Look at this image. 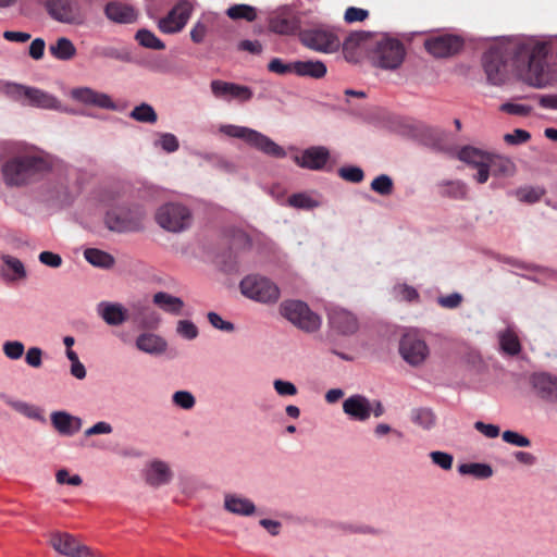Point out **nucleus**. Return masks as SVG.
I'll return each mask as SVG.
<instances>
[{
  "label": "nucleus",
  "mask_w": 557,
  "mask_h": 557,
  "mask_svg": "<svg viewBox=\"0 0 557 557\" xmlns=\"http://www.w3.org/2000/svg\"><path fill=\"white\" fill-rule=\"evenodd\" d=\"M549 51L547 42L536 39H527L515 46L492 47L482 58L487 81L502 85L512 71L530 86L543 88L550 83L546 62Z\"/></svg>",
  "instance_id": "obj_1"
},
{
  "label": "nucleus",
  "mask_w": 557,
  "mask_h": 557,
  "mask_svg": "<svg viewBox=\"0 0 557 557\" xmlns=\"http://www.w3.org/2000/svg\"><path fill=\"white\" fill-rule=\"evenodd\" d=\"M49 169V162L41 154L28 149L12 151L1 164L3 181L9 186L29 184L47 173Z\"/></svg>",
  "instance_id": "obj_2"
},
{
  "label": "nucleus",
  "mask_w": 557,
  "mask_h": 557,
  "mask_svg": "<svg viewBox=\"0 0 557 557\" xmlns=\"http://www.w3.org/2000/svg\"><path fill=\"white\" fill-rule=\"evenodd\" d=\"M219 132L228 137L242 139L251 148L267 156L273 158H284L286 156V151L283 147L256 129L246 126L223 124L219 127Z\"/></svg>",
  "instance_id": "obj_3"
},
{
  "label": "nucleus",
  "mask_w": 557,
  "mask_h": 557,
  "mask_svg": "<svg viewBox=\"0 0 557 557\" xmlns=\"http://www.w3.org/2000/svg\"><path fill=\"white\" fill-rule=\"evenodd\" d=\"M405 55L406 50L403 42L387 35L377 38L370 50L372 64L383 70L398 69L403 64Z\"/></svg>",
  "instance_id": "obj_4"
},
{
  "label": "nucleus",
  "mask_w": 557,
  "mask_h": 557,
  "mask_svg": "<svg viewBox=\"0 0 557 557\" xmlns=\"http://www.w3.org/2000/svg\"><path fill=\"white\" fill-rule=\"evenodd\" d=\"M145 218L146 213L140 206H121L107 212L104 223L113 232H139L144 230Z\"/></svg>",
  "instance_id": "obj_5"
},
{
  "label": "nucleus",
  "mask_w": 557,
  "mask_h": 557,
  "mask_svg": "<svg viewBox=\"0 0 557 557\" xmlns=\"http://www.w3.org/2000/svg\"><path fill=\"white\" fill-rule=\"evenodd\" d=\"M239 286L244 296L262 304H275L281 296L280 288L275 283L258 274L245 276Z\"/></svg>",
  "instance_id": "obj_6"
},
{
  "label": "nucleus",
  "mask_w": 557,
  "mask_h": 557,
  "mask_svg": "<svg viewBox=\"0 0 557 557\" xmlns=\"http://www.w3.org/2000/svg\"><path fill=\"white\" fill-rule=\"evenodd\" d=\"M156 221L162 228L177 233L190 225L191 214L180 203H166L157 211Z\"/></svg>",
  "instance_id": "obj_7"
},
{
  "label": "nucleus",
  "mask_w": 557,
  "mask_h": 557,
  "mask_svg": "<svg viewBox=\"0 0 557 557\" xmlns=\"http://www.w3.org/2000/svg\"><path fill=\"white\" fill-rule=\"evenodd\" d=\"M399 354L411 367H420L428 360L430 348L424 339L408 333L399 342Z\"/></svg>",
  "instance_id": "obj_8"
},
{
  "label": "nucleus",
  "mask_w": 557,
  "mask_h": 557,
  "mask_svg": "<svg viewBox=\"0 0 557 557\" xmlns=\"http://www.w3.org/2000/svg\"><path fill=\"white\" fill-rule=\"evenodd\" d=\"M49 544L61 555L67 557H94L91 549L66 532H52Z\"/></svg>",
  "instance_id": "obj_9"
},
{
  "label": "nucleus",
  "mask_w": 557,
  "mask_h": 557,
  "mask_svg": "<svg viewBox=\"0 0 557 557\" xmlns=\"http://www.w3.org/2000/svg\"><path fill=\"white\" fill-rule=\"evenodd\" d=\"M281 314L297 327L310 332L313 329L312 312L300 300H285L280 305Z\"/></svg>",
  "instance_id": "obj_10"
},
{
  "label": "nucleus",
  "mask_w": 557,
  "mask_h": 557,
  "mask_svg": "<svg viewBox=\"0 0 557 557\" xmlns=\"http://www.w3.org/2000/svg\"><path fill=\"white\" fill-rule=\"evenodd\" d=\"M193 12V4L187 0L180 1L165 17L159 21V28L165 34L181 32Z\"/></svg>",
  "instance_id": "obj_11"
},
{
  "label": "nucleus",
  "mask_w": 557,
  "mask_h": 557,
  "mask_svg": "<svg viewBox=\"0 0 557 557\" xmlns=\"http://www.w3.org/2000/svg\"><path fill=\"white\" fill-rule=\"evenodd\" d=\"M210 87L214 97L226 101L237 100L239 102H246L253 96L252 90L248 86L220 79L212 81Z\"/></svg>",
  "instance_id": "obj_12"
},
{
  "label": "nucleus",
  "mask_w": 557,
  "mask_h": 557,
  "mask_svg": "<svg viewBox=\"0 0 557 557\" xmlns=\"http://www.w3.org/2000/svg\"><path fill=\"white\" fill-rule=\"evenodd\" d=\"M490 157L491 153L482 151L472 146H466L458 152V158L460 161L478 169L475 180L480 184H484L488 180V169L486 166Z\"/></svg>",
  "instance_id": "obj_13"
},
{
  "label": "nucleus",
  "mask_w": 557,
  "mask_h": 557,
  "mask_svg": "<svg viewBox=\"0 0 557 557\" xmlns=\"http://www.w3.org/2000/svg\"><path fill=\"white\" fill-rule=\"evenodd\" d=\"M424 47L435 58H447L461 49L462 41L454 35H441L426 39Z\"/></svg>",
  "instance_id": "obj_14"
},
{
  "label": "nucleus",
  "mask_w": 557,
  "mask_h": 557,
  "mask_svg": "<svg viewBox=\"0 0 557 557\" xmlns=\"http://www.w3.org/2000/svg\"><path fill=\"white\" fill-rule=\"evenodd\" d=\"M48 11L54 20L62 23L82 24L84 21L79 7L71 0H50Z\"/></svg>",
  "instance_id": "obj_15"
},
{
  "label": "nucleus",
  "mask_w": 557,
  "mask_h": 557,
  "mask_svg": "<svg viewBox=\"0 0 557 557\" xmlns=\"http://www.w3.org/2000/svg\"><path fill=\"white\" fill-rule=\"evenodd\" d=\"M75 101L107 110H116V104L108 94L97 91L90 87H77L71 90Z\"/></svg>",
  "instance_id": "obj_16"
},
{
  "label": "nucleus",
  "mask_w": 557,
  "mask_h": 557,
  "mask_svg": "<svg viewBox=\"0 0 557 557\" xmlns=\"http://www.w3.org/2000/svg\"><path fill=\"white\" fill-rule=\"evenodd\" d=\"M531 384L536 395L549 403L557 401V377L548 373H535L531 377Z\"/></svg>",
  "instance_id": "obj_17"
},
{
  "label": "nucleus",
  "mask_w": 557,
  "mask_h": 557,
  "mask_svg": "<svg viewBox=\"0 0 557 557\" xmlns=\"http://www.w3.org/2000/svg\"><path fill=\"white\" fill-rule=\"evenodd\" d=\"M341 37L334 27L319 24L315 25V50L322 52H334L341 47Z\"/></svg>",
  "instance_id": "obj_18"
},
{
  "label": "nucleus",
  "mask_w": 557,
  "mask_h": 557,
  "mask_svg": "<svg viewBox=\"0 0 557 557\" xmlns=\"http://www.w3.org/2000/svg\"><path fill=\"white\" fill-rule=\"evenodd\" d=\"M343 410L352 420L366 421L372 413V404L362 395H352L344 401Z\"/></svg>",
  "instance_id": "obj_19"
},
{
  "label": "nucleus",
  "mask_w": 557,
  "mask_h": 557,
  "mask_svg": "<svg viewBox=\"0 0 557 557\" xmlns=\"http://www.w3.org/2000/svg\"><path fill=\"white\" fill-rule=\"evenodd\" d=\"M299 27L300 23L290 10H282L269 20L270 30L280 35L293 34Z\"/></svg>",
  "instance_id": "obj_20"
},
{
  "label": "nucleus",
  "mask_w": 557,
  "mask_h": 557,
  "mask_svg": "<svg viewBox=\"0 0 557 557\" xmlns=\"http://www.w3.org/2000/svg\"><path fill=\"white\" fill-rule=\"evenodd\" d=\"M172 476L171 468L162 460H152L145 469V481L153 487L168 484Z\"/></svg>",
  "instance_id": "obj_21"
},
{
  "label": "nucleus",
  "mask_w": 557,
  "mask_h": 557,
  "mask_svg": "<svg viewBox=\"0 0 557 557\" xmlns=\"http://www.w3.org/2000/svg\"><path fill=\"white\" fill-rule=\"evenodd\" d=\"M330 324L342 334H352L358 330V320L343 308H333L329 312Z\"/></svg>",
  "instance_id": "obj_22"
},
{
  "label": "nucleus",
  "mask_w": 557,
  "mask_h": 557,
  "mask_svg": "<svg viewBox=\"0 0 557 557\" xmlns=\"http://www.w3.org/2000/svg\"><path fill=\"white\" fill-rule=\"evenodd\" d=\"M51 423L53 428L65 436L76 434L83 425L82 419L70 414L66 411H54L51 413Z\"/></svg>",
  "instance_id": "obj_23"
},
{
  "label": "nucleus",
  "mask_w": 557,
  "mask_h": 557,
  "mask_svg": "<svg viewBox=\"0 0 557 557\" xmlns=\"http://www.w3.org/2000/svg\"><path fill=\"white\" fill-rule=\"evenodd\" d=\"M26 106L48 110L66 111L62 108L61 103L58 101L55 97L35 87H29Z\"/></svg>",
  "instance_id": "obj_24"
},
{
  "label": "nucleus",
  "mask_w": 557,
  "mask_h": 557,
  "mask_svg": "<svg viewBox=\"0 0 557 557\" xmlns=\"http://www.w3.org/2000/svg\"><path fill=\"white\" fill-rule=\"evenodd\" d=\"M98 313L109 325H121L127 320V310L117 302L99 304Z\"/></svg>",
  "instance_id": "obj_25"
},
{
  "label": "nucleus",
  "mask_w": 557,
  "mask_h": 557,
  "mask_svg": "<svg viewBox=\"0 0 557 557\" xmlns=\"http://www.w3.org/2000/svg\"><path fill=\"white\" fill-rule=\"evenodd\" d=\"M136 347L146 354L160 355L165 352L168 343L160 335L144 333L136 338Z\"/></svg>",
  "instance_id": "obj_26"
},
{
  "label": "nucleus",
  "mask_w": 557,
  "mask_h": 557,
  "mask_svg": "<svg viewBox=\"0 0 557 557\" xmlns=\"http://www.w3.org/2000/svg\"><path fill=\"white\" fill-rule=\"evenodd\" d=\"M364 44L366 35L363 33L350 34L343 42L345 59L350 63H358L361 59Z\"/></svg>",
  "instance_id": "obj_27"
},
{
  "label": "nucleus",
  "mask_w": 557,
  "mask_h": 557,
  "mask_svg": "<svg viewBox=\"0 0 557 557\" xmlns=\"http://www.w3.org/2000/svg\"><path fill=\"white\" fill-rule=\"evenodd\" d=\"M224 508L234 515L252 516L256 512L255 504L240 495L226 494L224 497Z\"/></svg>",
  "instance_id": "obj_28"
},
{
  "label": "nucleus",
  "mask_w": 557,
  "mask_h": 557,
  "mask_svg": "<svg viewBox=\"0 0 557 557\" xmlns=\"http://www.w3.org/2000/svg\"><path fill=\"white\" fill-rule=\"evenodd\" d=\"M106 15L109 20L116 23H133L137 16L134 8L120 2L108 3Z\"/></svg>",
  "instance_id": "obj_29"
},
{
  "label": "nucleus",
  "mask_w": 557,
  "mask_h": 557,
  "mask_svg": "<svg viewBox=\"0 0 557 557\" xmlns=\"http://www.w3.org/2000/svg\"><path fill=\"white\" fill-rule=\"evenodd\" d=\"M488 175L492 174L498 177H509L516 172L513 162L505 157L491 154L487 166Z\"/></svg>",
  "instance_id": "obj_30"
},
{
  "label": "nucleus",
  "mask_w": 557,
  "mask_h": 557,
  "mask_svg": "<svg viewBox=\"0 0 557 557\" xmlns=\"http://www.w3.org/2000/svg\"><path fill=\"white\" fill-rule=\"evenodd\" d=\"M153 304L163 311L172 314H180L184 307V301L180 297H175L165 292L156 293L153 295Z\"/></svg>",
  "instance_id": "obj_31"
},
{
  "label": "nucleus",
  "mask_w": 557,
  "mask_h": 557,
  "mask_svg": "<svg viewBox=\"0 0 557 557\" xmlns=\"http://www.w3.org/2000/svg\"><path fill=\"white\" fill-rule=\"evenodd\" d=\"M50 53L58 60L67 61L75 57L76 48L66 37H60L49 46Z\"/></svg>",
  "instance_id": "obj_32"
},
{
  "label": "nucleus",
  "mask_w": 557,
  "mask_h": 557,
  "mask_svg": "<svg viewBox=\"0 0 557 557\" xmlns=\"http://www.w3.org/2000/svg\"><path fill=\"white\" fill-rule=\"evenodd\" d=\"M458 472L461 475H471L479 480H485L493 475V468L487 463L467 462L458 466Z\"/></svg>",
  "instance_id": "obj_33"
},
{
  "label": "nucleus",
  "mask_w": 557,
  "mask_h": 557,
  "mask_svg": "<svg viewBox=\"0 0 557 557\" xmlns=\"http://www.w3.org/2000/svg\"><path fill=\"white\" fill-rule=\"evenodd\" d=\"M1 259L4 265L7 267L8 271H10L7 273L4 270H2V275L4 277H7L10 281L23 280L26 277L25 267L20 259L12 257L10 255H4L1 257Z\"/></svg>",
  "instance_id": "obj_34"
},
{
  "label": "nucleus",
  "mask_w": 557,
  "mask_h": 557,
  "mask_svg": "<svg viewBox=\"0 0 557 557\" xmlns=\"http://www.w3.org/2000/svg\"><path fill=\"white\" fill-rule=\"evenodd\" d=\"M84 257L90 264L103 269L112 268L115 262L113 256L97 248H87L84 251Z\"/></svg>",
  "instance_id": "obj_35"
},
{
  "label": "nucleus",
  "mask_w": 557,
  "mask_h": 557,
  "mask_svg": "<svg viewBox=\"0 0 557 557\" xmlns=\"http://www.w3.org/2000/svg\"><path fill=\"white\" fill-rule=\"evenodd\" d=\"M498 338L499 345L503 351H505L506 354L515 356L520 352L521 345L518 335L515 333L512 329L508 327L504 332H500Z\"/></svg>",
  "instance_id": "obj_36"
},
{
  "label": "nucleus",
  "mask_w": 557,
  "mask_h": 557,
  "mask_svg": "<svg viewBox=\"0 0 557 557\" xmlns=\"http://www.w3.org/2000/svg\"><path fill=\"white\" fill-rule=\"evenodd\" d=\"M5 403L12 409H14L18 413H21L29 419L37 420V421H44V416H42L41 410L34 405H30V404L22 401V400H14V399H10V398H8L5 400Z\"/></svg>",
  "instance_id": "obj_37"
},
{
  "label": "nucleus",
  "mask_w": 557,
  "mask_h": 557,
  "mask_svg": "<svg viewBox=\"0 0 557 557\" xmlns=\"http://www.w3.org/2000/svg\"><path fill=\"white\" fill-rule=\"evenodd\" d=\"M231 20H245L252 22L257 18V9L248 4H234L226 10Z\"/></svg>",
  "instance_id": "obj_38"
},
{
  "label": "nucleus",
  "mask_w": 557,
  "mask_h": 557,
  "mask_svg": "<svg viewBox=\"0 0 557 557\" xmlns=\"http://www.w3.org/2000/svg\"><path fill=\"white\" fill-rule=\"evenodd\" d=\"M129 116L140 123L153 124L158 120L154 109L148 103L136 106L129 113Z\"/></svg>",
  "instance_id": "obj_39"
},
{
  "label": "nucleus",
  "mask_w": 557,
  "mask_h": 557,
  "mask_svg": "<svg viewBox=\"0 0 557 557\" xmlns=\"http://www.w3.org/2000/svg\"><path fill=\"white\" fill-rule=\"evenodd\" d=\"M411 420L422 429L430 430L435 425L436 417L429 408H418L412 410Z\"/></svg>",
  "instance_id": "obj_40"
},
{
  "label": "nucleus",
  "mask_w": 557,
  "mask_h": 557,
  "mask_svg": "<svg viewBox=\"0 0 557 557\" xmlns=\"http://www.w3.org/2000/svg\"><path fill=\"white\" fill-rule=\"evenodd\" d=\"M516 198L525 203H535L541 200L544 189L541 187L525 186L513 191Z\"/></svg>",
  "instance_id": "obj_41"
},
{
  "label": "nucleus",
  "mask_w": 557,
  "mask_h": 557,
  "mask_svg": "<svg viewBox=\"0 0 557 557\" xmlns=\"http://www.w3.org/2000/svg\"><path fill=\"white\" fill-rule=\"evenodd\" d=\"M134 321L138 322L143 327L154 329L160 322V318L156 311L149 307H143L134 317Z\"/></svg>",
  "instance_id": "obj_42"
},
{
  "label": "nucleus",
  "mask_w": 557,
  "mask_h": 557,
  "mask_svg": "<svg viewBox=\"0 0 557 557\" xmlns=\"http://www.w3.org/2000/svg\"><path fill=\"white\" fill-rule=\"evenodd\" d=\"M136 40L145 48L163 50L165 45L153 33L148 29H139L135 36Z\"/></svg>",
  "instance_id": "obj_43"
},
{
  "label": "nucleus",
  "mask_w": 557,
  "mask_h": 557,
  "mask_svg": "<svg viewBox=\"0 0 557 557\" xmlns=\"http://www.w3.org/2000/svg\"><path fill=\"white\" fill-rule=\"evenodd\" d=\"M29 86L10 83L4 86V94L10 99L21 102L26 106L27 95H28Z\"/></svg>",
  "instance_id": "obj_44"
},
{
  "label": "nucleus",
  "mask_w": 557,
  "mask_h": 557,
  "mask_svg": "<svg viewBox=\"0 0 557 557\" xmlns=\"http://www.w3.org/2000/svg\"><path fill=\"white\" fill-rule=\"evenodd\" d=\"M156 147H160L168 153L175 152L180 148L178 139L171 133H160L154 141Z\"/></svg>",
  "instance_id": "obj_45"
},
{
  "label": "nucleus",
  "mask_w": 557,
  "mask_h": 557,
  "mask_svg": "<svg viewBox=\"0 0 557 557\" xmlns=\"http://www.w3.org/2000/svg\"><path fill=\"white\" fill-rule=\"evenodd\" d=\"M3 355L10 360H18L25 352V346L20 341H5L2 344Z\"/></svg>",
  "instance_id": "obj_46"
},
{
  "label": "nucleus",
  "mask_w": 557,
  "mask_h": 557,
  "mask_svg": "<svg viewBox=\"0 0 557 557\" xmlns=\"http://www.w3.org/2000/svg\"><path fill=\"white\" fill-rule=\"evenodd\" d=\"M393 181L386 174H381L376 176L371 183L372 190L382 196L391 195L393 193Z\"/></svg>",
  "instance_id": "obj_47"
},
{
  "label": "nucleus",
  "mask_w": 557,
  "mask_h": 557,
  "mask_svg": "<svg viewBox=\"0 0 557 557\" xmlns=\"http://www.w3.org/2000/svg\"><path fill=\"white\" fill-rule=\"evenodd\" d=\"M325 147H315V170L331 171L335 164Z\"/></svg>",
  "instance_id": "obj_48"
},
{
  "label": "nucleus",
  "mask_w": 557,
  "mask_h": 557,
  "mask_svg": "<svg viewBox=\"0 0 557 557\" xmlns=\"http://www.w3.org/2000/svg\"><path fill=\"white\" fill-rule=\"evenodd\" d=\"M176 333L185 339L193 341L198 336L199 331L194 322L180 320L176 324Z\"/></svg>",
  "instance_id": "obj_49"
},
{
  "label": "nucleus",
  "mask_w": 557,
  "mask_h": 557,
  "mask_svg": "<svg viewBox=\"0 0 557 557\" xmlns=\"http://www.w3.org/2000/svg\"><path fill=\"white\" fill-rule=\"evenodd\" d=\"M287 205L295 209L310 210L313 207V200L309 194H294L287 199Z\"/></svg>",
  "instance_id": "obj_50"
},
{
  "label": "nucleus",
  "mask_w": 557,
  "mask_h": 557,
  "mask_svg": "<svg viewBox=\"0 0 557 557\" xmlns=\"http://www.w3.org/2000/svg\"><path fill=\"white\" fill-rule=\"evenodd\" d=\"M211 22L210 16H203L200 21H198L190 30V38L195 44H200L203 41L207 33L208 26Z\"/></svg>",
  "instance_id": "obj_51"
},
{
  "label": "nucleus",
  "mask_w": 557,
  "mask_h": 557,
  "mask_svg": "<svg viewBox=\"0 0 557 557\" xmlns=\"http://www.w3.org/2000/svg\"><path fill=\"white\" fill-rule=\"evenodd\" d=\"M172 400L175 406L184 409L189 410L194 408L196 404V399L194 395L188 391H177L173 394Z\"/></svg>",
  "instance_id": "obj_52"
},
{
  "label": "nucleus",
  "mask_w": 557,
  "mask_h": 557,
  "mask_svg": "<svg viewBox=\"0 0 557 557\" xmlns=\"http://www.w3.org/2000/svg\"><path fill=\"white\" fill-rule=\"evenodd\" d=\"M430 458L434 465L441 469L448 471L453 468L454 457L449 453L434 450L430 453Z\"/></svg>",
  "instance_id": "obj_53"
},
{
  "label": "nucleus",
  "mask_w": 557,
  "mask_h": 557,
  "mask_svg": "<svg viewBox=\"0 0 557 557\" xmlns=\"http://www.w3.org/2000/svg\"><path fill=\"white\" fill-rule=\"evenodd\" d=\"M338 175L343 180L351 183H360L364 177L362 169L354 165L341 168L338 170Z\"/></svg>",
  "instance_id": "obj_54"
},
{
  "label": "nucleus",
  "mask_w": 557,
  "mask_h": 557,
  "mask_svg": "<svg viewBox=\"0 0 557 557\" xmlns=\"http://www.w3.org/2000/svg\"><path fill=\"white\" fill-rule=\"evenodd\" d=\"M502 437H503L504 442H506L510 445L517 446V447L531 446V441L527 436H524L516 431L507 430V431L503 432Z\"/></svg>",
  "instance_id": "obj_55"
},
{
  "label": "nucleus",
  "mask_w": 557,
  "mask_h": 557,
  "mask_svg": "<svg viewBox=\"0 0 557 557\" xmlns=\"http://www.w3.org/2000/svg\"><path fill=\"white\" fill-rule=\"evenodd\" d=\"M208 321L212 327L222 332L232 333L235 326L232 322L224 320L219 313L210 311L208 314Z\"/></svg>",
  "instance_id": "obj_56"
},
{
  "label": "nucleus",
  "mask_w": 557,
  "mask_h": 557,
  "mask_svg": "<svg viewBox=\"0 0 557 557\" xmlns=\"http://www.w3.org/2000/svg\"><path fill=\"white\" fill-rule=\"evenodd\" d=\"M273 388L281 397H289L297 394V387L294 383L281 379L273 381Z\"/></svg>",
  "instance_id": "obj_57"
},
{
  "label": "nucleus",
  "mask_w": 557,
  "mask_h": 557,
  "mask_svg": "<svg viewBox=\"0 0 557 557\" xmlns=\"http://www.w3.org/2000/svg\"><path fill=\"white\" fill-rule=\"evenodd\" d=\"M55 481L58 484H67L72 486H79L83 482L78 474L70 475V472L66 469H60L57 471Z\"/></svg>",
  "instance_id": "obj_58"
},
{
  "label": "nucleus",
  "mask_w": 557,
  "mask_h": 557,
  "mask_svg": "<svg viewBox=\"0 0 557 557\" xmlns=\"http://www.w3.org/2000/svg\"><path fill=\"white\" fill-rule=\"evenodd\" d=\"M38 260L40 263L52 269L60 268L63 262L62 257L59 253L48 250L40 252L38 256Z\"/></svg>",
  "instance_id": "obj_59"
},
{
  "label": "nucleus",
  "mask_w": 557,
  "mask_h": 557,
  "mask_svg": "<svg viewBox=\"0 0 557 557\" xmlns=\"http://www.w3.org/2000/svg\"><path fill=\"white\" fill-rule=\"evenodd\" d=\"M444 193L450 197L462 199L467 195V186L460 181L448 182L445 185Z\"/></svg>",
  "instance_id": "obj_60"
},
{
  "label": "nucleus",
  "mask_w": 557,
  "mask_h": 557,
  "mask_svg": "<svg viewBox=\"0 0 557 557\" xmlns=\"http://www.w3.org/2000/svg\"><path fill=\"white\" fill-rule=\"evenodd\" d=\"M500 110L512 115L525 116L531 113L532 108L523 103L507 102L502 104Z\"/></svg>",
  "instance_id": "obj_61"
},
{
  "label": "nucleus",
  "mask_w": 557,
  "mask_h": 557,
  "mask_svg": "<svg viewBox=\"0 0 557 557\" xmlns=\"http://www.w3.org/2000/svg\"><path fill=\"white\" fill-rule=\"evenodd\" d=\"M369 16V12L364 9L349 7L344 14V20L347 23L362 22Z\"/></svg>",
  "instance_id": "obj_62"
},
{
  "label": "nucleus",
  "mask_w": 557,
  "mask_h": 557,
  "mask_svg": "<svg viewBox=\"0 0 557 557\" xmlns=\"http://www.w3.org/2000/svg\"><path fill=\"white\" fill-rule=\"evenodd\" d=\"M44 351L39 347H30L27 349L25 355L26 363L32 368H40L42 364Z\"/></svg>",
  "instance_id": "obj_63"
},
{
  "label": "nucleus",
  "mask_w": 557,
  "mask_h": 557,
  "mask_svg": "<svg viewBox=\"0 0 557 557\" xmlns=\"http://www.w3.org/2000/svg\"><path fill=\"white\" fill-rule=\"evenodd\" d=\"M474 429L487 438H495L500 433V430L497 425L484 423L482 421H476L474 423Z\"/></svg>",
  "instance_id": "obj_64"
}]
</instances>
